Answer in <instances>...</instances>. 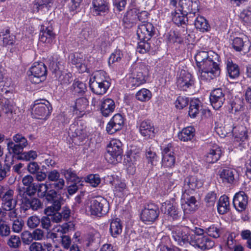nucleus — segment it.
Masks as SVG:
<instances>
[{
    "mask_svg": "<svg viewBox=\"0 0 251 251\" xmlns=\"http://www.w3.org/2000/svg\"><path fill=\"white\" fill-rule=\"evenodd\" d=\"M0 37L2 39L3 44L4 46L12 45L15 41V36L10 35V30L6 29L0 32Z\"/></svg>",
    "mask_w": 251,
    "mask_h": 251,
    "instance_id": "6e6d98bb",
    "label": "nucleus"
},
{
    "mask_svg": "<svg viewBox=\"0 0 251 251\" xmlns=\"http://www.w3.org/2000/svg\"><path fill=\"white\" fill-rule=\"evenodd\" d=\"M190 245L202 251H205L211 249L214 246V242L206 236L192 235Z\"/></svg>",
    "mask_w": 251,
    "mask_h": 251,
    "instance_id": "4468645a",
    "label": "nucleus"
},
{
    "mask_svg": "<svg viewBox=\"0 0 251 251\" xmlns=\"http://www.w3.org/2000/svg\"><path fill=\"white\" fill-rule=\"evenodd\" d=\"M13 158L19 160L30 161L35 160L38 156L36 151L30 150L28 151H21L17 154H11Z\"/></svg>",
    "mask_w": 251,
    "mask_h": 251,
    "instance_id": "a19ab883",
    "label": "nucleus"
},
{
    "mask_svg": "<svg viewBox=\"0 0 251 251\" xmlns=\"http://www.w3.org/2000/svg\"><path fill=\"white\" fill-rule=\"evenodd\" d=\"M196 28L202 32H207L210 29L208 21L203 16H198L194 23Z\"/></svg>",
    "mask_w": 251,
    "mask_h": 251,
    "instance_id": "79ce46f5",
    "label": "nucleus"
},
{
    "mask_svg": "<svg viewBox=\"0 0 251 251\" xmlns=\"http://www.w3.org/2000/svg\"><path fill=\"white\" fill-rule=\"evenodd\" d=\"M89 105L88 100L84 97H81L76 99V100L71 104V107L73 108V111L77 114L83 113Z\"/></svg>",
    "mask_w": 251,
    "mask_h": 251,
    "instance_id": "e433bc0d",
    "label": "nucleus"
},
{
    "mask_svg": "<svg viewBox=\"0 0 251 251\" xmlns=\"http://www.w3.org/2000/svg\"><path fill=\"white\" fill-rule=\"evenodd\" d=\"M53 4V0H36L35 9L37 12L41 11L45 12L49 10Z\"/></svg>",
    "mask_w": 251,
    "mask_h": 251,
    "instance_id": "8fccbe9b",
    "label": "nucleus"
},
{
    "mask_svg": "<svg viewBox=\"0 0 251 251\" xmlns=\"http://www.w3.org/2000/svg\"><path fill=\"white\" fill-rule=\"evenodd\" d=\"M59 210L51 209L50 211H47L46 209L44 210V213L46 215H49L51 222L53 223H59L62 220V216L60 213L58 212Z\"/></svg>",
    "mask_w": 251,
    "mask_h": 251,
    "instance_id": "bf43d9fd",
    "label": "nucleus"
},
{
    "mask_svg": "<svg viewBox=\"0 0 251 251\" xmlns=\"http://www.w3.org/2000/svg\"><path fill=\"white\" fill-rule=\"evenodd\" d=\"M115 108V102L111 99H104L101 102L100 110L101 114L104 117H107L112 114L114 112Z\"/></svg>",
    "mask_w": 251,
    "mask_h": 251,
    "instance_id": "f704fd0d",
    "label": "nucleus"
},
{
    "mask_svg": "<svg viewBox=\"0 0 251 251\" xmlns=\"http://www.w3.org/2000/svg\"><path fill=\"white\" fill-rule=\"evenodd\" d=\"M93 10L97 15H100L101 13L108 12L109 11L108 0H93Z\"/></svg>",
    "mask_w": 251,
    "mask_h": 251,
    "instance_id": "473e14b6",
    "label": "nucleus"
},
{
    "mask_svg": "<svg viewBox=\"0 0 251 251\" xmlns=\"http://www.w3.org/2000/svg\"><path fill=\"white\" fill-rule=\"evenodd\" d=\"M182 199V208H183L184 213L196 210L197 200L194 196H190L188 192L184 191Z\"/></svg>",
    "mask_w": 251,
    "mask_h": 251,
    "instance_id": "bb28decb",
    "label": "nucleus"
},
{
    "mask_svg": "<svg viewBox=\"0 0 251 251\" xmlns=\"http://www.w3.org/2000/svg\"><path fill=\"white\" fill-rule=\"evenodd\" d=\"M13 140H9L7 143V149L10 154H17L24 151L28 145L27 139L21 134L17 133L13 136Z\"/></svg>",
    "mask_w": 251,
    "mask_h": 251,
    "instance_id": "0eeeda50",
    "label": "nucleus"
},
{
    "mask_svg": "<svg viewBox=\"0 0 251 251\" xmlns=\"http://www.w3.org/2000/svg\"><path fill=\"white\" fill-rule=\"evenodd\" d=\"M7 244L11 248H18L21 245V240L18 236L13 235L7 240Z\"/></svg>",
    "mask_w": 251,
    "mask_h": 251,
    "instance_id": "052dcab7",
    "label": "nucleus"
},
{
    "mask_svg": "<svg viewBox=\"0 0 251 251\" xmlns=\"http://www.w3.org/2000/svg\"><path fill=\"white\" fill-rule=\"evenodd\" d=\"M50 237L53 240L58 239L61 246L65 249H69L71 245L72 240L68 235H62L59 236L58 233L52 232L50 234Z\"/></svg>",
    "mask_w": 251,
    "mask_h": 251,
    "instance_id": "a18cd8bd",
    "label": "nucleus"
},
{
    "mask_svg": "<svg viewBox=\"0 0 251 251\" xmlns=\"http://www.w3.org/2000/svg\"><path fill=\"white\" fill-rule=\"evenodd\" d=\"M168 230L174 240L178 245L182 246L186 243L190 244V240L192 238V231L187 226H171L168 227Z\"/></svg>",
    "mask_w": 251,
    "mask_h": 251,
    "instance_id": "7ed1b4c3",
    "label": "nucleus"
},
{
    "mask_svg": "<svg viewBox=\"0 0 251 251\" xmlns=\"http://www.w3.org/2000/svg\"><path fill=\"white\" fill-rule=\"evenodd\" d=\"M244 108V101L240 98H235L230 103L229 110L230 113H235L242 111Z\"/></svg>",
    "mask_w": 251,
    "mask_h": 251,
    "instance_id": "603ef678",
    "label": "nucleus"
},
{
    "mask_svg": "<svg viewBox=\"0 0 251 251\" xmlns=\"http://www.w3.org/2000/svg\"><path fill=\"white\" fill-rule=\"evenodd\" d=\"M36 215H33L29 217L27 220V226L29 228L34 229L40 224L41 220Z\"/></svg>",
    "mask_w": 251,
    "mask_h": 251,
    "instance_id": "e2e57ef3",
    "label": "nucleus"
},
{
    "mask_svg": "<svg viewBox=\"0 0 251 251\" xmlns=\"http://www.w3.org/2000/svg\"><path fill=\"white\" fill-rule=\"evenodd\" d=\"M194 78L190 73L181 70L177 78L176 85L179 89L187 91L194 86Z\"/></svg>",
    "mask_w": 251,
    "mask_h": 251,
    "instance_id": "9b49d317",
    "label": "nucleus"
},
{
    "mask_svg": "<svg viewBox=\"0 0 251 251\" xmlns=\"http://www.w3.org/2000/svg\"><path fill=\"white\" fill-rule=\"evenodd\" d=\"M232 133L234 138V142H242L248 139V131L246 127L240 125L233 128Z\"/></svg>",
    "mask_w": 251,
    "mask_h": 251,
    "instance_id": "72a5a7b5",
    "label": "nucleus"
},
{
    "mask_svg": "<svg viewBox=\"0 0 251 251\" xmlns=\"http://www.w3.org/2000/svg\"><path fill=\"white\" fill-rule=\"evenodd\" d=\"M180 9L183 15H187L190 12H197L199 10V0H180L179 2Z\"/></svg>",
    "mask_w": 251,
    "mask_h": 251,
    "instance_id": "393cba45",
    "label": "nucleus"
},
{
    "mask_svg": "<svg viewBox=\"0 0 251 251\" xmlns=\"http://www.w3.org/2000/svg\"><path fill=\"white\" fill-rule=\"evenodd\" d=\"M205 232L209 236L215 238H218L220 235V230L214 225L210 226L209 227L205 229Z\"/></svg>",
    "mask_w": 251,
    "mask_h": 251,
    "instance_id": "680f3d73",
    "label": "nucleus"
},
{
    "mask_svg": "<svg viewBox=\"0 0 251 251\" xmlns=\"http://www.w3.org/2000/svg\"><path fill=\"white\" fill-rule=\"evenodd\" d=\"M131 75L138 78L139 81L144 83L146 81V77L148 75L149 70L144 64H136L132 66Z\"/></svg>",
    "mask_w": 251,
    "mask_h": 251,
    "instance_id": "412c9836",
    "label": "nucleus"
},
{
    "mask_svg": "<svg viewBox=\"0 0 251 251\" xmlns=\"http://www.w3.org/2000/svg\"><path fill=\"white\" fill-rule=\"evenodd\" d=\"M164 208L166 210L165 212L173 220H176L180 218L181 211L178 209L177 204L174 198L163 203L161 207V210L163 211Z\"/></svg>",
    "mask_w": 251,
    "mask_h": 251,
    "instance_id": "ddd939ff",
    "label": "nucleus"
},
{
    "mask_svg": "<svg viewBox=\"0 0 251 251\" xmlns=\"http://www.w3.org/2000/svg\"><path fill=\"white\" fill-rule=\"evenodd\" d=\"M195 128L192 126L184 128L178 134L179 139L183 142L191 140L195 135Z\"/></svg>",
    "mask_w": 251,
    "mask_h": 251,
    "instance_id": "37998d69",
    "label": "nucleus"
},
{
    "mask_svg": "<svg viewBox=\"0 0 251 251\" xmlns=\"http://www.w3.org/2000/svg\"><path fill=\"white\" fill-rule=\"evenodd\" d=\"M217 209L219 214H224L229 210V198L225 196H221L218 201Z\"/></svg>",
    "mask_w": 251,
    "mask_h": 251,
    "instance_id": "de8ad7c7",
    "label": "nucleus"
},
{
    "mask_svg": "<svg viewBox=\"0 0 251 251\" xmlns=\"http://www.w3.org/2000/svg\"><path fill=\"white\" fill-rule=\"evenodd\" d=\"M100 234L96 231L88 233L86 237L85 245L90 250H94L98 247L100 243Z\"/></svg>",
    "mask_w": 251,
    "mask_h": 251,
    "instance_id": "c9c22d12",
    "label": "nucleus"
},
{
    "mask_svg": "<svg viewBox=\"0 0 251 251\" xmlns=\"http://www.w3.org/2000/svg\"><path fill=\"white\" fill-rule=\"evenodd\" d=\"M151 98V93L148 89L143 88L138 91L136 98L141 101H147Z\"/></svg>",
    "mask_w": 251,
    "mask_h": 251,
    "instance_id": "4d7b16f0",
    "label": "nucleus"
},
{
    "mask_svg": "<svg viewBox=\"0 0 251 251\" xmlns=\"http://www.w3.org/2000/svg\"><path fill=\"white\" fill-rule=\"evenodd\" d=\"M138 43L137 50L141 53H145L149 51L151 46L149 40H140Z\"/></svg>",
    "mask_w": 251,
    "mask_h": 251,
    "instance_id": "338daca9",
    "label": "nucleus"
},
{
    "mask_svg": "<svg viewBox=\"0 0 251 251\" xmlns=\"http://www.w3.org/2000/svg\"><path fill=\"white\" fill-rule=\"evenodd\" d=\"M14 191L11 189L7 190L2 197V208L3 210H10L15 208L17 200L13 198Z\"/></svg>",
    "mask_w": 251,
    "mask_h": 251,
    "instance_id": "c756f323",
    "label": "nucleus"
},
{
    "mask_svg": "<svg viewBox=\"0 0 251 251\" xmlns=\"http://www.w3.org/2000/svg\"><path fill=\"white\" fill-rule=\"evenodd\" d=\"M217 199V193L215 191H211L205 196V201L208 206H212L214 205Z\"/></svg>",
    "mask_w": 251,
    "mask_h": 251,
    "instance_id": "69168bd1",
    "label": "nucleus"
},
{
    "mask_svg": "<svg viewBox=\"0 0 251 251\" xmlns=\"http://www.w3.org/2000/svg\"><path fill=\"white\" fill-rule=\"evenodd\" d=\"M69 136L72 138V141L75 145H80L83 143L88 137L85 128L77 126L75 125H71L68 132Z\"/></svg>",
    "mask_w": 251,
    "mask_h": 251,
    "instance_id": "f8f14e48",
    "label": "nucleus"
},
{
    "mask_svg": "<svg viewBox=\"0 0 251 251\" xmlns=\"http://www.w3.org/2000/svg\"><path fill=\"white\" fill-rule=\"evenodd\" d=\"M162 165L164 167L171 168L175 165L176 158L171 144L165 146L162 151Z\"/></svg>",
    "mask_w": 251,
    "mask_h": 251,
    "instance_id": "a211bd4d",
    "label": "nucleus"
},
{
    "mask_svg": "<svg viewBox=\"0 0 251 251\" xmlns=\"http://www.w3.org/2000/svg\"><path fill=\"white\" fill-rule=\"evenodd\" d=\"M30 81L34 84H39L46 78L47 70L44 63L34 62L27 72Z\"/></svg>",
    "mask_w": 251,
    "mask_h": 251,
    "instance_id": "20e7f679",
    "label": "nucleus"
},
{
    "mask_svg": "<svg viewBox=\"0 0 251 251\" xmlns=\"http://www.w3.org/2000/svg\"><path fill=\"white\" fill-rule=\"evenodd\" d=\"M123 226L121 220L116 218L111 221L110 225V233L113 237H117L122 232Z\"/></svg>",
    "mask_w": 251,
    "mask_h": 251,
    "instance_id": "49530a36",
    "label": "nucleus"
},
{
    "mask_svg": "<svg viewBox=\"0 0 251 251\" xmlns=\"http://www.w3.org/2000/svg\"><path fill=\"white\" fill-rule=\"evenodd\" d=\"M123 153L122 142L117 139H112L107 146L105 157L109 158V162L116 163L121 161Z\"/></svg>",
    "mask_w": 251,
    "mask_h": 251,
    "instance_id": "39448f33",
    "label": "nucleus"
},
{
    "mask_svg": "<svg viewBox=\"0 0 251 251\" xmlns=\"http://www.w3.org/2000/svg\"><path fill=\"white\" fill-rule=\"evenodd\" d=\"M189 34H187V28L183 29L182 32L171 31L168 35V40L170 43H181L184 39L188 40Z\"/></svg>",
    "mask_w": 251,
    "mask_h": 251,
    "instance_id": "2f4dec72",
    "label": "nucleus"
},
{
    "mask_svg": "<svg viewBox=\"0 0 251 251\" xmlns=\"http://www.w3.org/2000/svg\"><path fill=\"white\" fill-rule=\"evenodd\" d=\"M87 90L86 84L82 81H75L71 88V90L74 94H84Z\"/></svg>",
    "mask_w": 251,
    "mask_h": 251,
    "instance_id": "864d4df0",
    "label": "nucleus"
},
{
    "mask_svg": "<svg viewBox=\"0 0 251 251\" xmlns=\"http://www.w3.org/2000/svg\"><path fill=\"white\" fill-rule=\"evenodd\" d=\"M18 195L21 198V208L24 212H25L29 209L37 211L42 208L43 203L39 198L33 196H27L24 194Z\"/></svg>",
    "mask_w": 251,
    "mask_h": 251,
    "instance_id": "6e6552de",
    "label": "nucleus"
},
{
    "mask_svg": "<svg viewBox=\"0 0 251 251\" xmlns=\"http://www.w3.org/2000/svg\"><path fill=\"white\" fill-rule=\"evenodd\" d=\"M211 105L215 109H219L225 101V91L221 88L214 89L209 97Z\"/></svg>",
    "mask_w": 251,
    "mask_h": 251,
    "instance_id": "f3484780",
    "label": "nucleus"
},
{
    "mask_svg": "<svg viewBox=\"0 0 251 251\" xmlns=\"http://www.w3.org/2000/svg\"><path fill=\"white\" fill-rule=\"evenodd\" d=\"M200 101L197 99L191 100L188 111V115L191 118H195L199 113Z\"/></svg>",
    "mask_w": 251,
    "mask_h": 251,
    "instance_id": "5fc2aeb1",
    "label": "nucleus"
},
{
    "mask_svg": "<svg viewBox=\"0 0 251 251\" xmlns=\"http://www.w3.org/2000/svg\"><path fill=\"white\" fill-rule=\"evenodd\" d=\"M226 65L227 74L231 78L234 79L239 77L240 70L238 65L229 59L227 60Z\"/></svg>",
    "mask_w": 251,
    "mask_h": 251,
    "instance_id": "c03bdc74",
    "label": "nucleus"
},
{
    "mask_svg": "<svg viewBox=\"0 0 251 251\" xmlns=\"http://www.w3.org/2000/svg\"><path fill=\"white\" fill-rule=\"evenodd\" d=\"M84 62L82 54L75 53L71 55L72 63L75 65L81 73L85 72L87 70V67Z\"/></svg>",
    "mask_w": 251,
    "mask_h": 251,
    "instance_id": "ea45409f",
    "label": "nucleus"
},
{
    "mask_svg": "<svg viewBox=\"0 0 251 251\" xmlns=\"http://www.w3.org/2000/svg\"><path fill=\"white\" fill-rule=\"evenodd\" d=\"M48 203L51 205L46 208V211H50L51 209L60 210L61 208L60 198L57 195V192L54 189L49 190L43 198Z\"/></svg>",
    "mask_w": 251,
    "mask_h": 251,
    "instance_id": "2eb2a0df",
    "label": "nucleus"
},
{
    "mask_svg": "<svg viewBox=\"0 0 251 251\" xmlns=\"http://www.w3.org/2000/svg\"><path fill=\"white\" fill-rule=\"evenodd\" d=\"M159 214V210L157 205L151 203L145 205L141 213L140 218L143 222L152 223L158 218Z\"/></svg>",
    "mask_w": 251,
    "mask_h": 251,
    "instance_id": "9d476101",
    "label": "nucleus"
},
{
    "mask_svg": "<svg viewBox=\"0 0 251 251\" xmlns=\"http://www.w3.org/2000/svg\"><path fill=\"white\" fill-rule=\"evenodd\" d=\"M85 181L92 186L96 187L100 183V178L98 175L91 174L85 178Z\"/></svg>",
    "mask_w": 251,
    "mask_h": 251,
    "instance_id": "0e129e2a",
    "label": "nucleus"
},
{
    "mask_svg": "<svg viewBox=\"0 0 251 251\" xmlns=\"http://www.w3.org/2000/svg\"><path fill=\"white\" fill-rule=\"evenodd\" d=\"M39 183H32V184L28 187H19L18 189V195L23 194L29 196H34L37 192Z\"/></svg>",
    "mask_w": 251,
    "mask_h": 251,
    "instance_id": "3c124183",
    "label": "nucleus"
},
{
    "mask_svg": "<svg viewBox=\"0 0 251 251\" xmlns=\"http://www.w3.org/2000/svg\"><path fill=\"white\" fill-rule=\"evenodd\" d=\"M89 208L91 215L100 217L107 212V202L104 198L98 197L91 200Z\"/></svg>",
    "mask_w": 251,
    "mask_h": 251,
    "instance_id": "1a4fd4ad",
    "label": "nucleus"
},
{
    "mask_svg": "<svg viewBox=\"0 0 251 251\" xmlns=\"http://www.w3.org/2000/svg\"><path fill=\"white\" fill-rule=\"evenodd\" d=\"M195 58L201 80L213 79L220 75L219 65L209 57L207 52L200 51L196 54Z\"/></svg>",
    "mask_w": 251,
    "mask_h": 251,
    "instance_id": "f257e3e1",
    "label": "nucleus"
},
{
    "mask_svg": "<svg viewBox=\"0 0 251 251\" xmlns=\"http://www.w3.org/2000/svg\"><path fill=\"white\" fill-rule=\"evenodd\" d=\"M148 17V13L147 11H143L139 12L136 9H131L127 12L126 15L124 17L123 21L126 22L129 20L131 22H133L134 20L137 19L139 21H141L142 24L147 23L146 21L147 20Z\"/></svg>",
    "mask_w": 251,
    "mask_h": 251,
    "instance_id": "4be33fe9",
    "label": "nucleus"
},
{
    "mask_svg": "<svg viewBox=\"0 0 251 251\" xmlns=\"http://www.w3.org/2000/svg\"><path fill=\"white\" fill-rule=\"evenodd\" d=\"M55 34L53 32L52 26H46L43 25L41 27L39 40L44 43H51L55 39Z\"/></svg>",
    "mask_w": 251,
    "mask_h": 251,
    "instance_id": "7c9ffc66",
    "label": "nucleus"
},
{
    "mask_svg": "<svg viewBox=\"0 0 251 251\" xmlns=\"http://www.w3.org/2000/svg\"><path fill=\"white\" fill-rule=\"evenodd\" d=\"M230 45L236 51H243L246 53L249 51L251 43L247 38L234 37L230 39Z\"/></svg>",
    "mask_w": 251,
    "mask_h": 251,
    "instance_id": "6ab92c4d",
    "label": "nucleus"
},
{
    "mask_svg": "<svg viewBox=\"0 0 251 251\" xmlns=\"http://www.w3.org/2000/svg\"><path fill=\"white\" fill-rule=\"evenodd\" d=\"M0 104L2 107V110L9 119L14 118L15 114L16 107L12 100H9L6 98L4 95L2 98L0 99Z\"/></svg>",
    "mask_w": 251,
    "mask_h": 251,
    "instance_id": "c85d7f7f",
    "label": "nucleus"
},
{
    "mask_svg": "<svg viewBox=\"0 0 251 251\" xmlns=\"http://www.w3.org/2000/svg\"><path fill=\"white\" fill-rule=\"evenodd\" d=\"M222 153L221 148L218 145L214 144L210 147L203 159L208 163H214L219 160Z\"/></svg>",
    "mask_w": 251,
    "mask_h": 251,
    "instance_id": "b1692460",
    "label": "nucleus"
},
{
    "mask_svg": "<svg viewBox=\"0 0 251 251\" xmlns=\"http://www.w3.org/2000/svg\"><path fill=\"white\" fill-rule=\"evenodd\" d=\"M202 185L203 181L196 176H189L184 181V189L186 192L194 191L201 188Z\"/></svg>",
    "mask_w": 251,
    "mask_h": 251,
    "instance_id": "cd10ccee",
    "label": "nucleus"
},
{
    "mask_svg": "<svg viewBox=\"0 0 251 251\" xmlns=\"http://www.w3.org/2000/svg\"><path fill=\"white\" fill-rule=\"evenodd\" d=\"M236 175L237 172L234 169L226 168L220 172V176L223 182L229 184H232L234 182L235 177Z\"/></svg>",
    "mask_w": 251,
    "mask_h": 251,
    "instance_id": "58836bf2",
    "label": "nucleus"
},
{
    "mask_svg": "<svg viewBox=\"0 0 251 251\" xmlns=\"http://www.w3.org/2000/svg\"><path fill=\"white\" fill-rule=\"evenodd\" d=\"M124 124V118L120 114H117L113 116L106 126V131L112 134L116 131L121 130Z\"/></svg>",
    "mask_w": 251,
    "mask_h": 251,
    "instance_id": "aec40b11",
    "label": "nucleus"
},
{
    "mask_svg": "<svg viewBox=\"0 0 251 251\" xmlns=\"http://www.w3.org/2000/svg\"><path fill=\"white\" fill-rule=\"evenodd\" d=\"M240 17L245 23H251V6L243 10Z\"/></svg>",
    "mask_w": 251,
    "mask_h": 251,
    "instance_id": "774afa93",
    "label": "nucleus"
},
{
    "mask_svg": "<svg viewBox=\"0 0 251 251\" xmlns=\"http://www.w3.org/2000/svg\"><path fill=\"white\" fill-rule=\"evenodd\" d=\"M60 172L68 181L79 182L80 181V178L77 176L76 172L72 168L62 169Z\"/></svg>",
    "mask_w": 251,
    "mask_h": 251,
    "instance_id": "09e8293b",
    "label": "nucleus"
},
{
    "mask_svg": "<svg viewBox=\"0 0 251 251\" xmlns=\"http://www.w3.org/2000/svg\"><path fill=\"white\" fill-rule=\"evenodd\" d=\"M154 27L150 23L139 25L137 35L139 40H150L154 34Z\"/></svg>",
    "mask_w": 251,
    "mask_h": 251,
    "instance_id": "dca6fc26",
    "label": "nucleus"
},
{
    "mask_svg": "<svg viewBox=\"0 0 251 251\" xmlns=\"http://www.w3.org/2000/svg\"><path fill=\"white\" fill-rule=\"evenodd\" d=\"M115 195L121 198L126 195V185L119 180L115 184L113 189Z\"/></svg>",
    "mask_w": 251,
    "mask_h": 251,
    "instance_id": "13d9d810",
    "label": "nucleus"
},
{
    "mask_svg": "<svg viewBox=\"0 0 251 251\" xmlns=\"http://www.w3.org/2000/svg\"><path fill=\"white\" fill-rule=\"evenodd\" d=\"M186 15H183V11L179 9L175 10L172 12V21L178 26H182L183 29L187 28L186 22H188V19H186Z\"/></svg>",
    "mask_w": 251,
    "mask_h": 251,
    "instance_id": "4c0bfd02",
    "label": "nucleus"
},
{
    "mask_svg": "<svg viewBox=\"0 0 251 251\" xmlns=\"http://www.w3.org/2000/svg\"><path fill=\"white\" fill-rule=\"evenodd\" d=\"M248 197L243 191L236 193L233 200V204L235 208L239 212L244 211L247 206Z\"/></svg>",
    "mask_w": 251,
    "mask_h": 251,
    "instance_id": "5701e85b",
    "label": "nucleus"
},
{
    "mask_svg": "<svg viewBox=\"0 0 251 251\" xmlns=\"http://www.w3.org/2000/svg\"><path fill=\"white\" fill-rule=\"evenodd\" d=\"M139 130L142 136L149 138L154 136V127L152 122L150 120H145L140 122Z\"/></svg>",
    "mask_w": 251,
    "mask_h": 251,
    "instance_id": "a878e982",
    "label": "nucleus"
},
{
    "mask_svg": "<svg viewBox=\"0 0 251 251\" xmlns=\"http://www.w3.org/2000/svg\"><path fill=\"white\" fill-rule=\"evenodd\" d=\"M110 85L109 77L106 75L105 72L101 71L96 72L89 80V87L91 91L98 95L106 93Z\"/></svg>",
    "mask_w": 251,
    "mask_h": 251,
    "instance_id": "f03ea898",
    "label": "nucleus"
},
{
    "mask_svg": "<svg viewBox=\"0 0 251 251\" xmlns=\"http://www.w3.org/2000/svg\"><path fill=\"white\" fill-rule=\"evenodd\" d=\"M32 115L36 119L46 120L50 115L52 107L46 100H36L32 107Z\"/></svg>",
    "mask_w": 251,
    "mask_h": 251,
    "instance_id": "423d86ee",
    "label": "nucleus"
}]
</instances>
